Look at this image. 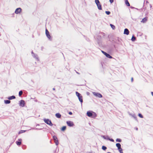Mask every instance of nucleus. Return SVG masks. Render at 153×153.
I'll list each match as a JSON object with an SVG mask.
<instances>
[{
	"label": "nucleus",
	"mask_w": 153,
	"mask_h": 153,
	"mask_svg": "<svg viewBox=\"0 0 153 153\" xmlns=\"http://www.w3.org/2000/svg\"><path fill=\"white\" fill-rule=\"evenodd\" d=\"M76 94L77 96L78 97L79 101L80 102L81 104L83 102L82 97L81 94L79 93L78 92L76 91Z\"/></svg>",
	"instance_id": "1"
},
{
	"label": "nucleus",
	"mask_w": 153,
	"mask_h": 153,
	"mask_svg": "<svg viewBox=\"0 0 153 153\" xmlns=\"http://www.w3.org/2000/svg\"><path fill=\"white\" fill-rule=\"evenodd\" d=\"M101 52L102 53L107 57L110 58V59H111L112 58V57L108 53H107L106 52L103 51H101Z\"/></svg>",
	"instance_id": "4"
},
{
	"label": "nucleus",
	"mask_w": 153,
	"mask_h": 153,
	"mask_svg": "<svg viewBox=\"0 0 153 153\" xmlns=\"http://www.w3.org/2000/svg\"><path fill=\"white\" fill-rule=\"evenodd\" d=\"M19 105L20 106L23 107L25 105V101L23 100H22L19 101Z\"/></svg>",
	"instance_id": "7"
},
{
	"label": "nucleus",
	"mask_w": 153,
	"mask_h": 153,
	"mask_svg": "<svg viewBox=\"0 0 153 153\" xmlns=\"http://www.w3.org/2000/svg\"><path fill=\"white\" fill-rule=\"evenodd\" d=\"M66 126H63L61 129V130L62 131H64L66 129Z\"/></svg>",
	"instance_id": "24"
},
{
	"label": "nucleus",
	"mask_w": 153,
	"mask_h": 153,
	"mask_svg": "<svg viewBox=\"0 0 153 153\" xmlns=\"http://www.w3.org/2000/svg\"><path fill=\"white\" fill-rule=\"evenodd\" d=\"M45 34L46 36L48 38V39L50 40L51 41L52 38L49 32L47 29H46L45 30Z\"/></svg>",
	"instance_id": "3"
},
{
	"label": "nucleus",
	"mask_w": 153,
	"mask_h": 153,
	"mask_svg": "<svg viewBox=\"0 0 153 153\" xmlns=\"http://www.w3.org/2000/svg\"><path fill=\"white\" fill-rule=\"evenodd\" d=\"M87 40L88 41H89V39H87Z\"/></svg>",
	"instance_id": "53"
},
{
	"label": "nucleus",
	"mask_w": 153,
	"mask_h": 153,
	"mask_svg": "<svg viewBox=\"0 0 153 153\" xmlns=\"http://www.w3.org/2000/svg\"><path fill=\"white\" fill-rule=\"evenodd\" d=\"M22 10V9L21 8H18L16 9L15 13L17 14L20 13L21 12Z\"/></svg>",
	"instance_id": "8"
},
{
	"label": "nucleus",
	"mask_w": 153,
	"mask_h": 153,
	"mask_svg": "<svg viewBox=\"0 0 153 153\" xmlns=\"http://www.w3.org/2000/svg\"><path fill=\"white\" fill-rule=\"evenodd\" d=\"M32 56L35 58L37 60H39V59L37 55L35 54V53L34 54V55H33Z\"/></svg>",
	"instance_id": "15"
},
{
	"label": "nucleus",
	"mask_w": 153,
	"mask_h": 153,
	"mask_svg": "<svg viewBox=\"0 0 153 153\" xmlns=\"http://www.w3.org/2000/svg\"><path fill=\"white\" fill-rule=\"evenodd\" d=\"M129 114L130 116H131L132 117H133L135 119V120H136L138 121V120H137V116L135 114H131L130 113Z\"/></svg>",
	"instance_id": "12"
},
{
	"label": "nucleus",
	"mask_w": 153,
	"mask_h": 153,
	"mask_svg": "<svg viewBox=\"0 0 153 153\" xmlns=\"http://www.w3.org/2000/svg\"><path fill=\"white\" fill-rule=\"evenodd\" d=\"M133 77H132L131 78V82H133Z\"/></svg>",
	"instance_id": "41"
},
{
	"label": "nucleus",
	"mask_w": 153,
	"mask_h": 153,
	"mask_svg": "<svg viewBox=\"0 0 153 153\" xmlns=\"http://www.w3.org/2000/svg\"><path fill=\"white\" fill-rule=\"evenodd\" d=\"M105 13L107 15H109L110 14L111 12L109 11H105Z\"/></svg>",
	"instance_id": "34"
},
{
	"label": "nucleus",
	"mask_w": 153,
	"mask_h": 153,
	"mask_svg": "<svg viewBox=\"0 0 153 153\" xmlns=\"http://www.w3.org/2000/svg\"><path fill=\"white\" fill-rule=\"evenodd\" d=\"M55 116L57 118H60L61 117V115L59 113H56L55 114Z\"/></svg>",
	"instance_id": "14"
},
{
	"label": "nucleus",
	"mask_w": 153,
	"mask_h": 153,
	"mask_svg": "<svg viewBox=\"0 0 153 153\" xmlns=\"http://www.w3.org/2000/svg\"><path fill=\"white\" fill-rule=\"evenodd\" d=\"M150 7L151 8L152 7V6L151 5V4H150Z\"/></svg>",
	"instance_id": "49"
},
{
	"label": "nucleus",
	"mask_w": 153,
	"mask_h": 153,
	"mask_svg": "<svg viewBox=\"0 0 153 153\" xmlns=\"http://www.w3.org/2000/svg\"><path fill=\"white\" fill-rule=\"evenodd\" d=\"M39 126V124H37V125H36V126Z\"/></svg>",
	"instance_id": "48"
},
{
	"label": "nucleus",
	"mask_w": 153,
	"mask_h": 153,
	"mask_svg": "<svg viewBox=\"0 0 153 153\" xmlns=\"http://www.w3.org/2000/svg\"><path fill=\"white\" fill-rule=\"evenodd\" d=\"M68 114L70 115H72V113L71 111H70L68 112Z\"/></svg>",
	"instance_id": "39"
},
{
	"label": "nucleus",
	"mask_w": 153,
	"mask_h": 153,
	"mask_svg": "<svg viewBox=\"0 0 153 153\" xmlns=\"http://www.w3.org/2000/svg\"><path fill=\"white\" fill-rule=\"evenodd\" d=\"M23 94V91L21 90L20 91L19 93V97H21V96L22 94Z\"/></svg>",
	"instance_id": "27"
},
{
	"label": "nucleus",
	"mask_w": 153,
	"mask_h": 153,
	"mask_svg": "<svg viewBox=\"0 0 153 153\" xmlns=\"http://www.w3.org/2000/svg\"><path fill=\"white\" fill-rule=\"evenodd\" d=\"M53 139L55 141H57L58 140L56 136L54 135L53 136Z\"/></svg>",
	"instance_id": "26"
},
{
	"label": "nucleus",
	"mask_w": 153,
	"mask_h": 153,
	"mask_svg": "<svg viewBox=\"0 0 153 153\" xmlns=\"http://www.w3.org/2000/svg\"><path fill=\"white\" fill-rule=\"evenodd\" d=\"M31 53L32 54V55H34V53L33 52V51H32L31 52Z\"/></svg>",
	"instance_id": "40"
},
{
	"label": "nucleus",
	"mask_w": 153,
	"mask_h": 153,
	"mask_svg": "<svg viewBox=\"0 0 153 153\" xmlns=\"http://www.w3.org/2000/svg\"><path fill=\"white\" fill-rule=\"evenodd\" d=\"M122 141V140L120 138H117L116 139V141L117 142H121Z\"/></svg>",
	"instance_id": "32"
},
{
	"label": "nucleus",
	"mask_w": 153,
	"mask_h": 153,
	"mask_svg": "<svg viewBox=\"0 0 153 153\" xmlns=\"http://www.w3.org/2000/svg\"><path fill=\"white\" fill-rule=\"evenodd\" d=\"M97 116V114L96 113L93 111L91 117L92 118H95Z\"/></svg>",
	"instance_id": "19"
},
{
	"label": "nucleus",
	"mask_w": 153,
	"mask_h": 153,
	"mask_svg": "<svg viewBox=\"0 0 153 153\" xmlns=\"http://www.w3.org/2000/svg\"><path fill=\"white\" fill-rule=\"evenodd\" d=\"M15 98H16V97L15 96H14V95H13V96H9L7 98V99L9 100H10L15 99Z\"/></svg>",
	"instance_id": "13"
},
{
	"label": "nucleus",
	"mask_w": 153,
	"mask_h": 153,
	"mask_svg": "<svg viewBox=\"0 0 153 153\" xmlns=\"http://www.w3.org/2000/svg\"><path fill=\"white\" fill-rule=\"evenodd\" d=\"M4 103L5 104H9L10 103V100H4Z\"/></svg>",
	"instance_id": "18"
},
{
	"label": "nucleus",
	"mask_w": 153,
	"mask_h": 153,
	"mask_svg": "<svg viewBox=\"0 0 153 153\" xmlns=\"http://www.w3.org/2000/svg\"><path fill=\"white\" fill-rule=\"evenodd\" d=\"M138 116L141 118H143V115L140 113H139L138 114Z\"/></svg>",
	"instance_id": "33"
},
{
	"label": "nucleus",
	"mask_w": 153,
	"mask_h": 153,
	"mask_svg": "<svg viewBox=\"0 0 153 153\" xmlns=\"http://www.w3.org/2000/svg\"><path fill=\"white\" fill-rule=\"evenodd\" d=\"M56 151L54 152V153H55V152H56Z\"/></svg>",
	"instance_id": "54"
},
{
	"label": "nucleus",
	"mask_w": 153,
	"mask_h": 153,
	"mask_svg": "<svg viewBox=\"0 0 153 153\" xmlns=\"http://www.w3.org/2000/svg\"><path fill=\"white\" fill-rule=\"evenodd\" d=\"M66 123L68 125V126L70 127H72L74 125L73 123L72 122L70 121H67L66 122Z\"/></svg>",
	"instance_id": "6"
},
{
	"label": "nucleus",
	"mask_w": 153,
	"mask_h": 153,
	"mask_svg": "<svg viewBox=\"0 0 153 153\" xmlns=\"http://www.w3.org/2000/svg\"><path fill=\"white\" fill-rule=\"evenodd\" d=\"M95 1L97 6L100 3V2L99 0H95Z\"/></svg>",
	"instance_id": "25"
},
{
	"label": "nucleus",
	"mask_w": 153,
	"mask_h": 153,
	"mask_svg": "<svg viewBox=\"0 0 153 153\" xmlns=\"http://www.w3.org/2000/svg\"><path fill=\"white\" fill-rule=\"evenodd\" d=\"M147 20V18L146 17H145L143 18L142 21H141V22H143V23H145Z\"/></svg>",
	"instance_id": "16"
},
{
	"label": "nucleus",
	"mask_w": 153,
	"mask_h": 153,
	"mask_svg": "<svg viewBox=\"0 0 153 153\" xmlns=\"http://www.w3.org/2000/svg\"><path fill=\"white\" fill-rule=\"evenodd\" d=\"M98 9L99 10H102V7L100 3L97 6Z\"/></svg>",
	"instance_id": "20"
},
{
	"label": "nucleus",
	"mask_w": 153,
	"mask_h": 153,
	"mask_svg": "<svg viewBox=\"0 0 153 153\" xmlns=\"http://www.w3.org/2000/svg\"><path fill=\"white\" fill-rule=\"evenodd\" d=\"M106 137H107V139H108V140H109L111 142H113L114 141V140L112 138H110L108 136H106Z\"/></svg>",
	"instance_id": "23"
},
{
	"label": "nucleus",
	"mask_w": 153,
	"mask_h": 153,
	"mask_svg": "<svg viewBox=\"0 0 153 153\" xmlns=\"http://www.w3.org/2000/svg\"><path fill=\"white\" fill-rule=\"evenodd\" d=\"M93 111H88L87 112V115L89 117H91Z\"/></svg>",
	"instance_id": "9"
},
{
	"label": "nucleus",
	"mask_w": 153,
	"mask_h": 153,
	"mask_svg": "<svg viewBox=\"0 0 153 153\" xmlns=\"http://www.w3.org/2000/svg\"><path fill=\"white\" fill-rule=\"evenodd\" d=\"M125 4L127 6H130V4L128 0H125Z\"/></svg>",
	"instance_id": "21"
},
{
	"label": "nucleus",
	"mask_w": 153,
	"mask_h": 153,
	"mask_svg": "<svg viewBox=\"0 0 153 153\" xmlns=\"http://www.w3.org/2000/svg\"><path fill=\"white\" fill-rule=\"evenodd\" d=\"M129 31L127 28H125L124 30V34L128 35L129 33Z\"/></svg>",
	"instance_id": "11"
},
{
	"label": "nucleus",
	"mask_w": 153,
	"mask_h": 153,
	"mask_svg": "<svg viewBox=\"0 0 153 153\" xmlns=\"http://www.w3.org/2000/svg\"><path fill=\"white\" fill-rule=\"evenodd\" d=\"M118 150H119L120 152H121L123 151V149L121 148L119 149H118Z\"/></svg>",
	"instance_id": "36"
},
{
	"label": "nucleus",
	"mask_w": 153,
	"mask_h": 153,
	"mask_svg": "<svg viewBox=\"0 0 153 153\" xmlns=\"http://www.w3.org/2000/svg\"><path fill=\"white\" fill-rule=\"evenodd\" d=\"M53 90L54 91V90H55V88H53Z\"/></svg>",
	"instance_id": "46"
},
{
	"label": "nucleus",
	"mask_w": 153,
	"mask_h": 153,
	"mask_svg": "<svg viewBox=\"0 0 153 153\" xmlns=\"http://www.w3.org/2000/svg\"><path fill=\"white\" fill-rule=\"evenodd\" d=\"M151 93L152 95L153 96V92H151Z\"/></svg>",
	"instance_id": "43"
},
{
	"label": "nucleus",
	"mask_w": 153,
	"mask_h": 153,
	"mask_svg": "<svg viewBox=\"0 0 153 153\" xmlns=\"http://www.w3.org/2000/svg\"><path fill=\"white\" fill-rule=\"evenodd\" d=\"M136 40V37L134 36V35H133L131 39V40L132 42H134Z\"/></svg>",
	"instance_id": "22"
},
{
	"label": "nucleus",
	"mask_w": 153,
	"mask_h": 153,
	"mask_svg": "<svg viewBox=\"0 0 153 153\" xmlns=\"http://www.w3.org/2000/svg\"><path fill=\"white\" fill-rule=\"evenodd\" d=\"M101 137H102L104 139L108 140V139H107V137H106V136L102 135L101 136Z\"/></svg>",
	"instance_id": "30"
},
{
	"label": "nucleus",
	"mask_w": 153,
	"mask_h": 153,
	"mask_svg": "<svg viewBox=\"0 0 153 153\" xmlns=\"http://www.w3.org/2000/svg\"><path fill=\"white\" fill-rule=\"evenodd\" d=\"M116 146L117 148L118 149H119L121 148V145L120 143H118L116 144Z\"/></svg>",
	"instance_id": "17"
},
{
	"label": "nucleus",
	"mask_w": 153,
	"mask_h": 153,
	"mask_svg": "<svg viewBox=\"0 0 153 153\" xmlns=\"http://www.w3.org/2000/svg\"><path fill=\"white\" fill-rule=\"evenodd\" d=\"M110 25L113 30H114L115 29V26L114 25L110 24Z\"/></svg>",
	"instance_id": "31"
},
{
	"label": "nucleus",
	"mask_w": 153,
	"mask_h": 153,
	"mask_svg": "<svg viewBox=\"0 0 153 153\" xmlns=\"http://www.w3.org/2000/svg\"><path fill=\"white\" fill-rule=\"evenodd\" d=\"M55 144L56 145H58L59 144V142L58 140L57 141H55Z\"/></svg>",
	"instance_id": "35"
},
{
	"label": "nucleus",
	"mask_w": 153,
	"mask_h": 153,
	"mask_svg": "<svg viewBox=\"0 0 153 153\" xmlns=\"http://www.w3.org/2000/svg\"><path fill=\"white\" fill-rule=\"evenodd\" d=\"M131 7V8H132V9H133V8H134V7H132V6L131 7Z\"/></svg>",
	"instance_id": "45"
},
{
	"label": "nucleus",
	"mask_w": 153,
	"mask_h": 153,
	"mask_svg": "<svg viewBox=\"0 0 153 153\" xmlns=\"http://www.w3.org/2000/svg\"><path fill=\"white\" fill-rule=\"evenodd\" d=\"M102 149L103 150L105 151L107 149V147L105 146H102Z\"/></svg>",
	"instance_id": "29"
},
{
	"label": "nucleus",
	"mask_w": 153,
	"mask_h": 153,
	"mask_svg": "<svg viewBox=\"0 0 153 153\" xmlns=\"http://www.w3.org/2000/svg\"><path fill=\"white\" fill-rule=\"evenodd\" d=\"M43 120L47 124L49 125L50 126H52L53 125V124L52 123L51 120L48 119L44 118Z\"/></svg>",
	"instance_id": "2"
},
{
	"label": "nucleus",
	"mask_w": 153,
	"mask_h": 153,
	"mask_svg": "<svg viewBox=\"0 0 153 153\" xmlns=\"http://www.w3.org/2000/svg\"><path fill=\"white\" fill-rule=\"evenodd\" d=\"M33 129H36V130H41V129H42L41 128H33Z\"/></svg>",
	"instance_id": "38"
},
{
	"label": "nucleus",
	"mask_w": 153,
	"mask_h": 153,
	"mask_svg": "<svg viewBox=\"0 0 153 153\" xmlns=\"http://www.w3.org/2000/svg\"><path fill=\"white\" fill-rule=\"evenodd\" d=\"M89 94V93L88 92H87V94H88H88Z\"/></svg>",
	"instance_id": "47"
},
{
	"label": "nucleus",
	"mask_w": 153,
	"mask_h": 153,
	"mask_svg": "<svg viewBox=\"0 0 153 153\" xmlns=\"http://www.w3.org/2000/svg\"><path fill=\"white\" fill-rule=\"evenodd\" d=\"M26 130H20L18 133L19 134H20L25 132Z\"/></svg>",
	"instance_id": "28"
},
{
	"label": "nucleus",
	"mask_w": 153,
	"mask_h": 153,
	"mask_svg": "<svg viewBox=\"0 0 153 153\" xmlns=\"http://www.w3.org/2000/svg\"><path fill=\"white\" fill-rule=\"evenodd\" d=\"M146 3H149V2H148V1H146Z\"/></svg>",
	"instance_id": "52"
},
{
	"label": "nucleus",
	"mask_w": 153,
	"mask_h": 153,
	"mask_svg": "<svg viewBox=\"0 0 153 153\" xmlns=\"http://www.w3.org/2000/svg\"><path fill=\"white\" fill-rule=\"evenodd\" d=\"M134 129H136L137 131L138 129V128L137 127H135Z\"/></svg>",
	"instance_id": "42"
},
{
	"label": "nucleus",
	"mask_w": 153,
	"mask_h": 153,
	"mask_svg": "<svg viewBox=\"0 0 153 153\" xmlns=\"http://www.w3.org/2000/svg\"><path fill=\"white\" fill-rule=\"evenodd\" d=\"M93 94L96 97H97L100 98H102V95L99 93L93 92Z\"/></svg>",
	"instance_id": "5"
},
{
	"label": "nucleus",
	"mask_w": 153,
	"mask_h": 153,
	"mask_svg": "<svg viewBox=\"0 0 153 153\" xmlns=\"http://www.w3.org/2000/svg\"><path fill=\"white\" fill-rule=\"evenodd\" d=\"M120 153H123V151L121 152H120Z\"/></svg>",
	"instance_id": "51"
},
{
	"label": "nucleus",
	"mask_w": 153,
	"mask_h": 153,
	"mask_svg": "<svg viewBox=\"0 0 153 153\" xmlns=\"http://www.w3.org/2000/svg\"><path fill=\"white\" fill-rule=\"evenodd\" d=\"M22 139H19L18 141H16V143L18 146L20 145L22 143Z\"/></svg>",
	"instance_id": "10"
},
{
	"label": "nucleus",
	"mask_w": 153,
	"mask_h": 153,
	"mask_svg": "<svg viewBox=\"0 0 153 153\" xmlns=\"http://www.w3.org/2000/svg\"><path fill=\"white\" fill-rule=\"evenodd\" d=\"M76 73L77 74H79V72H77V71H76Z\"/></svg>",
	"instance_id": "44"
},
{
	"label": "nucleus",
	"mask_w": 153,
	"mask_h": 153,
	"mask_svg": "<svg viewBox=\"0 0 153 153\" xmlns=\"http://www.w3.org/2000/svg\"><path fill=\"white\" fill-rule=\"evenodd\" d=\"M120 153H123V151L121 152H120Z\"/></svg>",
	"instance_id": "50"
},
{
	"label": "nucleus",
	"mask_w": 153,
	"mask_h": 153,
	"mask_svg": "<svg viewBox=\"0 0 153 153\" xmlns=\"http://www.w3.org/2000/svg\"><path fill=\"white\" fill-rule=\"evenodd\" d=\"M109 1L110 3H111L114 2V0H109Z\"/></svg>",
	"instance_id": "37"
}]
</instances>
